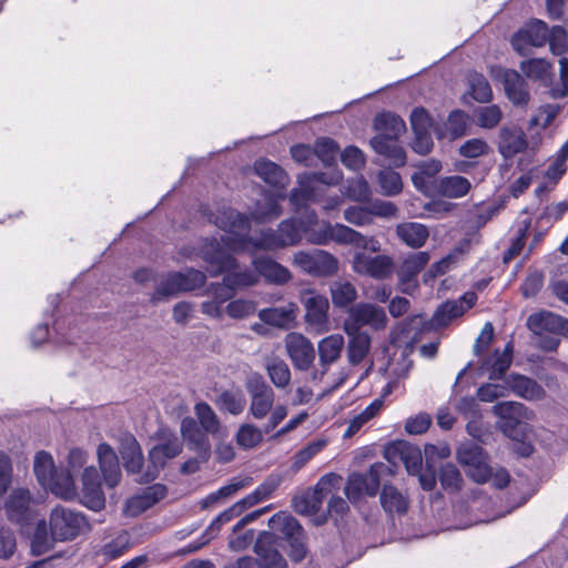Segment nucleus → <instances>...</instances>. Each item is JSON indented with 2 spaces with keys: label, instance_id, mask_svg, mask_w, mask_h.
Listing matches in <instances>:
<instances>
[{
  "label": "nucleus",
  "instance_id": "nucleus-1",
  "mask_svg": "<svg viewBox=\"0 0 568 568\" xmlns=\"http://www.w3.org/2000/svg\"><path fill=\"white\" fill-rule=\"evenodd\" d=\"M210 221L230 235L222 236L224 245L234 253L282 250L277 229L262 230L258 236H251V221L245 214L232 207H220L210 215Z\"/></svg>",
  "mask_w": 568,
  "mask_h": 568
},
{
  "label": "nucleus",
  "instance_id": "nucleus-2",
  "mask_svg": "<svg viewBox=\"0 0 568 568\" xmlns=\"http://www.w3.org/2000/svg\"><path fill=\"white\" fill-rule=\"evenodd\" d=\"M230 252L222 240L206 239L201 246L200 256L209 264V272L212 276L226 273L225 283L231 284L235 291L255 285L258 282L255 268L237 270V261Z\"/></svg>",
  "mask_w": 568,
  "mask_h": 568
},
{
  "label": "nucleus",
  "instance_id": "nucleus-3",
  "mask_svg": "<svg viewBox=\"0 0 568 568\" xmlns=\"http://www.w3.org/2000/svg\"><path fill=\"white\" fill-rule=\"evenodd\" d=\"M245 389L250 397L248 414L257 420L268 417L264 425V433L268 434L274 430L286 417L287 407L285 405H276L274 389L267 384L262 374L251 373L244 383Z\"/></svg>",
  "mask_w": 568,
  "mask_h": 568
},
{
  "label": "nucleus",
  "instance_id": "nucleus-4",
  "mask_svg": "<svg viewBox=\"0 0 568 568\" xmlns=\"http://www.w3.org/2000/svg\"><path fill=\"white\" fill-rule=\"evenodd\" d=\"M180 433L186 448L195 453V456L189 458L181 465L180 471L184 475H191L200 470L201 464L206 463L211 457V443L196 427L193 417H184L180 424Z\"/></svg>",
  "mask_w": 568,
  "mask_h": 568
},
{
  "label": "nucleus",
  "instance_id": "nucleus-5",
  "mask_svg": "<svg viewBox=\"0 0 568 568\" xmlns=\"http://www.w3.org/2000/svg\"><path fill=\"white\" fill-rule=\"evenodd\" d=\"M49 525L52 538L59 541L74 539L89 529V524L81 513L63 506H57L51 510Z\"/></svg>",
  "mask_w": 568,
  "mask_h": 568
},
{
  "label": "nucleus",
  "instance_id": "nucleus-6",
  "mask_svg": "<svg viewBox=\"0 0 568 568\" xmlns=\"http://www.w3.org/2000/svg\"><path fill=\"white\" fill-rule=\"evenodd\" d=\"M341 480L342 477L334 473L324 475L313 488L293 498L292 505L294 510L302 515L316 514L321 509L324 498L333 489L338 488Z\"/></svg>",
  "mask_w": 568,
  "mask_h": 568
},
{
  "label": "nucleus",
  "instance_id": "nucleus-7",
  "mask_svg": "<svg viewBox=\"0 0 568 568\" xmlns=\"http://www.w3.org/2000/svg\"><path fill=\"white\" fill-rule=\"evenodd\" d=\"M390 473V468L384 463H375L367 473H353L347 479L345 495L351 503H356L364 495L375 496L381 486V477Z\"/></svg>",
  "mask_w": 568,
  "mask_h": 568
},
{
  "label": "nucleus",
  "instance_id": "nucleus-8",
  "mask_svg": "<svg viewBox=\"0 0 568 568\" xmlns=\"http://www.w3.org/2000/svg\"><path fill=\"white\" fill-rule=\"evenodd\" d=\"M293 264L303 272L320 277L334 275L338 270V260L324 250L297 251Z\"/></svg>",
  "mask_w": 568,
  "mask_h": 568
},
{
  "label": "nucleus",
  "instance_id": "nucleus-9",
  "mask_svg": "<svg viewBox=\"0 0 568 568\" xmlns=\"http://www.w3.org/2000/svg\"><path fill=\"white\" fill-rule=\"evenodd\" d=\"M459 464L466 467V474L474 481L484 484L491 477V468L488 465V456L485 450L473 442L462 444L457 449Z\"/></svg>",
  "mask_w": 568,
  "mask_h": 568
},
{
  "label": "nucleus",
  "instance_id": "nucleus-10",
  "mask_svg": "<svg viewBox=\"0 0 568 568\" xmlns=\"http://www.w3.org/2000/svg\"><path fill=\"white\" fill-rule=\"evenodd\" d=\"M301 302L305 308V322L311 331L316 334L327 332L329 329L327 297L313 290H305Z\"/></svg>",
  "mask_w": 568,
  "mask_h": 568
},
{
  "label": "nucleus",
  "instance_id": "nucleus-11",
  "mask_svg": "<svg viewBox=\"0 0 568 568\" xmlns=\"http://www.w3.org/2000/svg\"><path fill=\"white\" fill-rule=\"evenodd\" d=\"M387 324L385 311L369 303H359L349 310V317L344 324L345 333L361 331L362 326L368 325L374 329L384 328Z\"/></svg>",
  "mask_w": 568,
  "mask_h": 568
},
{
  "label": "nucleus",
  "instance_id": "nucleus-12",
  "mask_svg": "<svg viewBox=\"0 0 568 568\" xmlns=\"http://www.w3.org/2000/svg\"><path fill=\"white\" fill-rule=\"evenodd\" d=\"M288 358L298 371H307L315 359L312 342L300 333H288L284 339Z\"/></svg>",
  "mask_w": 568,
  "mask_h": 568
},
{
  "label": "nucleus",
  "instance_id": "nucleus-13",
  "mask_svg": "<svg viewBox=\"0 0 568 568\" xmlns=\"http://www.w3.org/2000/svg\"><path fill=\"white\" fill-rule=\"evenodd\" d=\"M430 256L427 252L409 254L402 263L398 274V287L405 294H413L417 287V275L428 264Z\"/></svg>",
  "mask_w": 568,
  "mask_h": 568
},
{
  "label": "nucleus",
  "instance_id": "nucleus-14",
  "mask_svg": "<svg viewBox=\"0 0 568 568\" xmlns=\"http://www.w3.org/2000/svg\"><path fill=\"white\" fill-rule=\"evenodd\" d=\"M297 181L300 187L293 189L290 194V202L295 210L305 206L314 195V191L311 186L313 182L316 181L327 185H336L341 181V174L335 173L328 178L325 173L303 174L298 176Z\"/></svg>",
  "mask_w": 568,
  "mask_h": 568
},
{
  "label": "nucleus",
  "instance_id": "nucleus-15",
  "mask_svg": "<svg viewBox=\"0 0 568 568\" xmlns=\"http://www.w3.org/2000/svg\"><path fill=\"white\" fill-rule=\"evenodd\" d=\"M353 271L359 275L384 280L390 274V257L358 252L353 258Z\"/></svg>",
  "mask_w": 568,
  "mask_h": 568
},
{
  "label": "nucleus",
  "instance_id": "nucleus-16",
  "mask_svg": "<svg viewBox=\"0 0 568 568\" xmlns=\"http://www.w3.org/2000/svg\"><path fill=\"white\" fill-rule=\"evenodd\" d=\"M526 325L536 336H541V333L568 336V318L550 311H540L529 315Z\"/></svg>",
  "mask_w": 568,
  "mask_h": 568
},
{
  "label": "nucleus",
  "instance_id": "nucleus-17",
  "mask_svg": "<svg viewBox=\"0 0 568 568\" xmlns=\"http://www.w3.org/2000/svg\"><path fill=\"white\" fill-rule=\"evenodd\" d=\"M499 79L507 99L515 106L525 108L528 105L530 101L528 83L518 71L504 69Z\"/></svg>",
  "mask_w": 568,
  "mask_h": 568
},
{
  "label": "nucleus",
  "instance_id": "nucleus-18",
  "mask_svg": "<svg viewBox=\"0 0 568 568\" xmlns=\"http://www.w3.org/2000/svg\"><path fill=\"white\" fill-rule=\"evenodd\" d=\"M476 301L477 295L474 292H466L458 300L446 301L437 307L433 315L432 323L435 326H447L453 320L462 316L467 310L471 308L476 304Z\"/></svg>",
  "mask_w": 568,
  "mask_h": 568
},
{
  "label": "nucleus",
  "instance_id": "nucleus-19",
  "mask_svg": "<svg viewBox=\"0 0 568 568\" xmlns=\"http://www.w3.org/2000/svg\"><path fill=\"white\" fill-rule=\"evenodd\" d=\"M194 414L196 418L194 423L199 430L205 436H213L223 439L227 436V428L221 423L220 417L214 409L205 402H199L194 405Z\"/></svg>",
  "mask_w": 568,
  "mask_h": 568
},
{
  "label": "nucleus",
  "instance_id": "nucleus-20",
  "mask_svg": "<svg viewBox=\"0 0 568 568\" xmlns=\"http://www.w3.org/2000/svg\"><path fill=\"white\" fill-rule=\"evenodd\" d=\"M344 344V337L341 334L328 335L318 342L321 371L313 372L312 378L314 381H321L328 367L341 357Z\"/></svg>",
  "mask_w": 568,
  "mask_h": 568
},
{
  "label": "nucleus",
  "instance_id": "nucleus-21",
  "mask_svg": "<svg viewBox=\"0 0 568 568\" xmlns=\"http://www.w3.org/2000/svg\"><path fill=\"white\" fill-rule=\"evenodd\" d=\"M82 504L92 509L100 510L104 507L105 498L101 488V479L93 466L85 467L82 474Z\"/></svg>",
  "mask_w": 568,
  "mask_h": 568
},
{
  "label": "nucleus",
  "instance_id": "nucleus-22",
  "mask_svg": "<svg viewBox=\"0 0 568 568\" xmlns=\"http://www.w3.org/2000/svg\"><path fill=\"white\" fill-rule=\"evenodd\" d=\"M166 494L168 489L162 484L149 486L141 494L131 497L126 501L125 514L130 517H136L162 500Z\"/></svg>",
  "mask_w": 568,
  "mask_h": 568
},
{
  "label": "nucleus",
  "instance_id": "nucleus-23",
  "mask_svg": "<svg viewBox=\"0 0 568 568\" xmlns=\"http://www.w3.org/2000/svg\"><path fill=\"white\" fill-rule=\"evenodd\" d=\"M162 442L153 446L149 452V458L155 469L163 468L168 459L179 456L182 452V443L171 432L161 430Z\"/></svg>",
  "mask_w": 568,
  "mask_h": 568
},
{
  "label": "nucleus",
  "instance_id": "nucleus-24",
  "mask_svg": "<svg viewBox=\"0 0 568 568\" xmlns=\"http://www.w3.org/2000/svg\"><path fill=\"white\" fill-rule=\"evenodd\" d=\"M275 536L271 532H263L254 545V551L260 558L261 568H287L286 560L274 547Z\"/></svg>",
  "mask_w": 568,
  "mask_h": 568
},
{
  "label": "nucleus",
  "instance_id": "nucleus-25",
  "mask_svg": "<svg viewBox=\"0 0 568 568\" xmlns=\"http://www.w3.org/2000/svg\"><path fill=\"white\" fill-rule=\"evenodd\" d=\"M252 265L258 278L263 277L270 284L284 285L292 280L291 271L268 256L253 258Z\"/></svg>",
  "mask_w": 568,
  "mask_h": 568
},
{
  "label": "nucleus",
  "instance_id": "nucleus-26",
  "mask_svg": "<svg viewBox=\"0 0 568 568\" xmlns=\"http://www.w3.org/2000/svg\"><path fill=\"white\" fill-rule=\"evenodd\" d=\"M254 172L276 192L285 193L290 184V176L278 164L262 158L255 161Z\"/></svg>",
  "mask_w": 568,
  "mask_h": 568
},
{
  "label": "nucleus",
  "instance_id": "nucleus-27",
  "mask_svg": "<svg viewBox=\"0 0 568 568\" xmlns=\"http://www.w3.org/2000/svg\"><path fill=\"white\" fill-rule=\"evenodd\" d=\"M275 136L277 142H303L308 141L314 136V131L308 120L292 122L272 134H266L264 138ZM263 136H250L247 140H240L239 142H256L262 140Z\"/></svg>",
  "mask_w": 568,
  "mask_h": 568
},
{
  "label": "nucleus",
  "instance_id": "nucleus-28",
  "mask_svg": "<svg viewBox=\"0 0 568 568\" xmlns=\"http://www.w3.org/2000/svg\"><path fill=\"white\" fill-rule=\"evenodd\" d=\"M549 32L546 22L536 20L526 30L516 32L511 39V44L520 55H525L521 42L532 47H544L548 41Z\"/></svg>",
  "mask_w": 568,
  "mask_h": 568
},
{
  "label": "nucleus",
  "instance_id": "nucleus-29",
  "mask_svg": "<svg viewBox=\"0 0 568 568\" xmlns=\"http://www.w3.org/2000/svg\"><path fill=\"white\" fill-rule=\"evenodd\" d=\"M97 455L106 486L111 488L115 487L121 479V469L118 455L106 443H102L98 446Z\"/></svg>",
  "mask_w": 568,
  "mask_h": 568
},
{
  "label": "nucleus",
  "instance_id": "nucleus-30",
  "mask_svg": "<svg viewBox=\"0 0 568 568\" xmlns=\"http://www.w3.org/2000/svg\"><path fill=\"white\" fill-rule=\"evenodd\" d=\"M470 124V118L465 111L460 109L453 110L444 125H438L436 139H449L450 141L462 139L467 133Z\"/></svg>",
  "mask_w": 568,
  "mask_h": 568
},
{
  "label": "nucleus",
  "instance_id": "nucleus-31",
  "mask_svg": "<svg viewBox=\"0 0 568 568\" xmlns=\"http://www.w3.org/2000/svg\"><path fill=\"white\" fill-rule=\"evenodd\" d=\"M505 383L508 387V390L527 400H538L544 398L546 395V392L541 385H539L532 378L520 374H510L507 378H505Z\"/></svg>",
  "mask_w": 568,
  "mask_h": 568
},
{
  "label": "nucleus",
  "instance_id": "nucleus-32",
  "mask_svg": "<svg viewBox=\"0 0 568 568\" xmlns=\"http://www.w3.org/2000/svg\"><path fill=\"white\" fill-rule=\"evenodd\" d=\"M471 189L468 179L460 175L443 176L434 181L435 192L447 199H460L466 196Z\"/></svg>",
  "mask_w": 568,
  "mask_h": 568
},
{
  "label": "nucleus",
  "instance_id": "nucleus-33",
  "mask_svg": "<svg viewBox=\"0 0 568 568\" xmlns=\"http://www.w3.org/2000/svg\"><path fill=\"white\" fill-rule=\"evenodd\" d=\"M31 494L26 488L12 490L6 501V513L11 521L22 523L28 519L30 511Z\"/></svg>",
  "mask_w": 568,
  "mask_h": 568
},
{
  "label": "nucleus",
  "instance_id": "nucleus-34",
  "mask_svg": "<svg viewBox=\"0 0 568 568\" xmlns=\"http://www.w3.org/2000/svg\"><path fill=\"white\" fill-rule=\"evenodd\" d=\"M513 353H514V344L513 342H508L505 345L503 352L496 349L491 356L487 357L481 367L486 372H488V378L490 381L499 379L507 372L513 363Z\"/></svg>",
  "mask_w": 568,
  "mask_h": 568
},
{
  "label": "nucleus",
  "instance_id": "nucleus-35",
  "mask_svg": "<svg viewBox=\"0 0 568 568\" xmlns=\"http://www.w3.org/2000/svg\"><path fill=\"white\" fill-rule=\"evenodd\" d=\"M286 197L285 193L276 192L275 194L265 193L262 201L256 202L252 211V217L257 223H266L277 219L282 214L280 200Z\"/></svg>",
  "mask_w": 568,
  "mask_h": 568
},
{
  "label": "nucleus",
  "instance_id": "nucleus-36",
  "mask_svg": "<svg viewBox=\"0 0 568 568\" xmlns=\"http://www.w3.org/2000/svg\"><path fill=\"white\" fill-rule=\"evenodd\" d=\"M377 100L378 95L368 98L371 106L375 110L371 124V129L375 134L369 138L368 142H390V111L384 108L379 110Z\"/></svg>",
  "mask_w": 568,
  "mask_h": 568
},
{
  "label": "nucleus",
  "instance_id": "nucleus-37",
  "mask_svg": "<svg viewBox=\"0 0 568 568\" xmlns=\"http://www.w3.org/2000/svg\"><path fill=\"white\" fill-rule=\"evenodd\" d=\"M410 125L415 133V142H432V134L436 136L439 124H435L424 108H415L410 114Z\"/></svg>",
  "mask_w": 568,
  "mask_h": 568
},
{
  "label": "nucleus",
  "instance_id": "nucleus-38",
  "mask_svg": "<svg viewBox=\"0 0 568 568\" xmlns=\"http://www.w3.org/2000/svg\"><path fill=\"white\" fill-rule=\"evenodd\" d=\"M469 241L464 240L460 242L449 254L444 256L440 261L430 265L424 274V282L435 280L437 276L445 274L450 267L457 264L460 258L468 252Z\"/></svg>",
  "mask_w": 568,
  "mask_h": 568
},
{
  "label": "nucleus",
  "instance_id": "nucleus-39",
  "mask_svg": "<svg viewBox=\"0 0 568 568\" xmlns=\"http://www.w3.org/2000/svg\"><path fill=\"white\" fill-rule=\"evenodd\" d=\"M493 413L504 420L503 427L514 428L521 418L528 417L527 407L518 402H500L493 406Z\"/></svg>",
  "mask_w": 568,
  "mask_h": 568
},
{
  "label": "nucleus",
  "instance_id": "nucleus-40",
  "mask_svg": "<svg viewBox=\"0 0 568 568\" xmlns=\"http://www.w3.org/2000/svg\"><path fill=\"white\" fill-rule=\"evenodd\" d=\"M314 150L311 149L310 144H293L291 148V154L296 162H300L306 166L313 165L315 158H318L320 152L325 150L328 154L327 159L323 160L325 164H328L334 159L335 149L337 144H315Z\"/></svg>",
  "mask_w": 568,
  "mask_h": 568
},
{
  "label": "nucleus",
  "instance_id": "nucleus-41",
  "mask_svg": "<svg viewBox=\"0 0 568 568\" xmlns=\"http://www.w3.org/2000/svg\"><path fill=\"white\" fill-rule=\"evenodd\" d=\"M297 306L294 303H288L285 306L263 308L258 312V318L265 324L286 327L294 318Z\"/></svg>",
  "mask_w": 568,
  "mask_h": 568
},
{
  "label": "nucleus",
  "instance_id": "nucleus-42",
  "mask_svg": "<svg viewBox=\"0 0 568 568\" xmlns=\"http://www.w3.org/2000/svg\"><path fill=\"white\" fill-rule=\"evenodd\" d=\"M268 525L274 531V535L275 532L280 534L281 537L286 540L292 539L297 535H303L304 532L298 520L285 513H277L273 515L268 520Z\"/></svg>",
  "mask_w": 568,
  "mask_h": 568
},
{
  "label": "nucleus",
  "instance_id": "nucleus-43",
  "mask_svg": "<svg viewBox=\"0 0 568 568\" xmlns=\"http://www.w3.org/2000/svg\"><path fill=\"white\" fill-rule=\"evenodd\" d=\"M396 233L406 245L414 248L422 247L429 236L427 227L415 222L397 225Z\"/></svg>",
  "mask_w": 568,
  "mask_h": 568
},
{
  "label": "nucleus",
  "instance_id": "nucleus-44",
  "mask_svg": "<svg viewBox=\"0 0 568 568\" xmlns=\"http://www.w3.org/2000/svg\"><path fill=\"white\" fill-rule=\"evenodd\" d=\"M384 407L383 397L375 398L364 410L355 415L349 419L348 426L345 429L343 437L351 438L357 434L362 427L367 424L371 419L376 417Z\"/></svg>",
  "mask_w": 568,
  "mask_h": 568
},
{
  "label": "nucleus",
  "instance_id": "nucleus-45",
  "mask_svg": "<svg viewBox=\"0 0 568 568\" xmlns=\"http://www.w3.org/2000/svg\"><path fill=\"white\" fill-rule=\"evenodd\" d=\"M216 407L222 413L237 416L244 412L246 400L241 390L224 389L214 400Z\"/></svg>",
  "mask_w": 568,
  "mask_h": 568
},
{
  "label": "nucleus",
  "instance_id": "nucleus-46",
  "mask_svg": "<svg viewBox=\"0 0 568 568\" xmlns=\"http://www.w3.org/2000/svg\"><path fill=\"white\" fill-rule=\"evenodd\" d=\"M346 334L351 337L347 346L348 362L352 365H358L369 351L371 337L367 333L357 329Z\"/></svg>",
  "mask_w": 568,
  "mask_h": 568
},
{
  "label": "nucleus",
  "instance_id": "nucleus-47",
  "mask_svg": "<svg viewBox=\"0 0 568 568\" xmlns=\"http://www.w3.org/2000/svg\"><path fill=\"white\" fill-rule=\"evenodd\" d=\"M55 496L70 500L77 496V489L73 476L70 470H57L52 483L45 488Z\"/></svg>",
  "mask_w": 568,
  "mask_h": 568
},
{
  "label": "nucleus",
  "instance_id": "nucleus-48",
  "mask_svg": "<svg viewBox=\"0 0 568 568\" xmlns=\"http://www.w3.org/2000/svg\"><path fill=\"white\" fill-rule=\"evenodd\" d=\"M265 371L271 383L277 389H284L291 384V369L284 359L278 357L267 359Z\"/></svg>",
  "mask_w": 568,
  "mask_h": 568
},
{
  "label": "nucleus",
  "instance_id": "nucleus-49",
  "mask_svg": "<svg viewBox=\"0 0 568 568\" xmlns=\"http://www.w3.org/2000/svg\"><path fill=\"white\" fill-rule=\"evenodd\" d=\"M121 456L126 471L132 474L140 471L143 465V455L139 443L133 436H129L123 440Z\"/></svg>",
  "mask_w": 568,
  "mask_h": 568
},
{
  "label": "nucleus",
  "instance_id": "nucleus-50",
  "mask_svg": "<svg viewBox=\"0 0 568 568\" xmlns=\"http://www.w3.org/2000/svg\"><path fill=\"white\" fill-rule=\"evenodd\" d=\"M52 456L44 452H38L34 456L33 471L39 484L47 488L52 483V478L57 473Z\"/></svg>",
  "mask_w": 568,
  "mask_h": 568
},
{
  "label": "nucleus",
  "instance_id": "nucleus-51",
  "mask_svg": "<svg viewBox=\"0 0 568 568\" xmlns=\"http://www.w3.org/2000/svg\"><path fill=\"white\" fill-rule=\"evenodd\" d=\"M469 95L479 103H488L493 99V90L487 78L477 71L467 74Z\"/></svg>",
  "mask_w": 568,
  "mask_h": 568
},
{
  "label": "nucleus",
  "instance_id": "nucleus-52",
  "mask_svg": "<svg viewBox=\"0 0 568 568\" xmlns=\"http://www.w3.org/2000/svg\"><path fill=\"white\" fill-rule=\"evenodd\" d=\"M329 292L335 307L348 306L357 298L355 285L345 280L334 281L329 286Z\"/></svg>",
  "mask_w": 568,
  "mask_h": 568
},
{
  "label": "nucleus",
  "instance_id": "nucleus-53",
  "mask_svg": "<svg viewBox=\"0 0 568 568\" xmlns=\"http://www.w3.org/2000/svg\"><path fill=\"white\" fill-rule=\"evenodd\" d=\"M280 484V477H268L253 493L247 495L245 498L239 500V504L243 506V510H245L246 508L252 507L268 498L277 489Z\"/></svg>",
  "mask_w": 568,
  "mask_h": 568
},
{
  "label": "nucleus",
  "instance_id": "nucleus-54",
  "mask_svg": "<svg viewBox=\"0 0 568 568\" xmlns=\"http://www.w3.org/2000/svg\"><path fill=\"white\" fill-rule=\"evenodd\" d=\"M519 68L527 78L545 81L551 75L552 65L545 59L532 58L521 61Z\"/></svg>",
  "mask_w": 568,
  "mask_h": 568
},
{
  "label": "nucleus",
  "instance_id": "nucleus-55",
  "mask_svg": "<svg viewBox=\"0 0 568 568\" xmlns=\"http://www.w3.org/2000/svg\"><path fill=\"white\" fill-rule=\"evenodd\" d=\"M276 229L283 248L295 246L302 241V226L295 219L283 220Z\"/></svg>",
  "mask_w": 568,
  "mask_h": 568
},
{
  "label": "nucleus",
  "instance_id": "nucleus-56",
  "mask_svg": "<svg viewBox=\"0 0 568 568\" xmlns=\"http://www.w3.org/2000/svg\"><path fill=\"white\" fill-rule=\"evenodd\" d=\"M343 194L355 202H366L371 196V189L366 180L362 176L348 179L343 186Z\"/></svg>",
  "mask_w": 568,
  "mask_h": 568
},
{
  "label": "nucleus",
  "instance_id": "nucleus-57",
  "mask_svg": "<svg viewBox=\"0 0 568 568\" xmlns=\"http://www.w3.org/2000/svg\"><path fill=\"white\" fill-rule=\"evenodd\" d=\"M393 346L396 347L395 355L399 351V359L397 361V367L395 369V375L397 379L406 378L408 373L413 368V361L409 358L414 353V343L413 341L406 342L404 346H399L397 342L393 338Z\"/></svg>",
  "mask_w": 568,
  "mask_h": 568
},
{
  "label": "nucleus",
  "instance_id": "nucleus-58",
  "mask_svg": "<svg viewBox=\"0 0 568 568\" xmlns=\"http://www.w3.org/2000/svg\"><path fill=\"white\" fill-rule=\"evenodd\" d=\"M173 274L182 293L200 288L206 282V275L194 268H190L185 273L175 272Z\"/></svg>",
  "mask_w": 568,
  "mask_h": 568
},
{
  "label": "nucleus",
  "instance_id": "nucleus-59",
  "mask_svg": "<svg viewBox=\"0 0 568 568\" xmlns=\"http://www.w3.org/2000/svg\"><path fill=\"white\" fill-rule=\"evenodd\" d=\"M438 478L443 489L448 493H457L462 488V474L453 464L444 465L439 470Z\"/></svg>",
  "mask_w": 568,
  "mask_h": 568
},
{
  "label": "nucleus",
  "instance_id": "nucleus-60",
  "mask_svg": "<svg viewBox=\"0 0 568 568\" xmlns=\"http://www.w3.org/2000/svg\"><path fill=\"white\" fill-rule=\"evenodd\" d=\"M263 430L253 424H243L236 433V443L244 449H251L263 440Z\"/></svg>",
  "mask_w": 568,
  "mask_h": 568
},
{
  "label": "nucleus",
  "instance_id": "nucleus-61",
  "mask_svg": "<svg viewBox=\"0 0 568 568\" xmlns=\"http://www.w3.org/2000/svg\"><path fill=\"white\" fill-rule=\"evenodd\" d=\"M326 446L325 439H318L310 443L306 447L298 450L292 463V469L294 473L302 469L314 456H316Z\"/></svg>",
  "mask_w": 568,
  "mask_h": 568
},
{
  "label": "nucleus",
  "instance_id": "nucleus-62",
  "mask_svg": "<svg viewBox=\"0 0 568 568\" xmlns=\"http://www.w3.org/2000/svg\"><path fill=\"white\" fill-rule=\"evenodd\" d=\"M307 241L315 245H326L332 242V224L328 222L316 223L315 226L302 227Z\"/></svg>",
  "mask_w": 568,
  "mask_h": 568
},
{
  "label": "nucleus",
  "instance_id": "nucleus-63",
  "mask_svg": "<svg viewBox=\"0 0 568 568\" xmlns=\"http://www.w3.org/2000/svg\"><path fill=\"white\" fill-rule=\"evenodd\" d=\"M475 115L479 126L493 129L500 122L503 113L498 105L491 104L478 108Z\"/></svg>",
  "mask_w": 568,
  "mask_h": 568
},
{
  "label": "nucleus",
  "instance_id": "nucleus-64",
  "mask_svg": "<svg viewBox=\"0 0 568 568\" xmlns=\"http://www.w3.org/2000/svg\"><path fill=\"white\" fill-rule=\"evenodd\" d=\"M567 159H568V144H562V146L556 154L554 162L548 166V169L545 173V176L548 180L552 181L554 183H557L567 171V166H566Z\"/></svg>",
  "mask_w": 568,
  "mask_h": 568
}]
</instances>
